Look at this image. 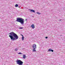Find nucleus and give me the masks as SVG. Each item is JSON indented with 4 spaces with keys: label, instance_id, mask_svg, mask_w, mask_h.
<instances>
[{
    "label": "nucleus",
    "instance_id": "obj_17",
    "mask_svg": "<svg viewBox=\"0 0 65 65\" xmlns=\"http://www.w3.org/2000/svg\"><path fill=\"white\" fill-rule=\"evenodd\" d=\"M48 37H45V38H46V39H47V38Z\"/></svg>",
    "mask_w": 65,
    "mask_h": 65
},
{
    "label": "nucleus",
    "instance_id": "obj_5",
    "mask_svg": "<svg viewBox=\"0 0 65 65\" xmlns=\"http://www.w3.org/2000/svg\"><path fill=\"white\" fill-rule=\"evenodd\" d=\"M48 51L49 52H54V50H52V49L50 48L48 50Z\"/></svg>",
    "mask_w": 65,
    "mask_h": 65
},
{
    "label": "nucleus",
    "instance_id": "obj_16",
    "mask_svg": "<svg viewBox=\"0 0 65 65\" xmlns=\"http://www.w3.org/2000/svg\"><path fill=\"white\" fill-rule=\"evenodd\" d=\"M21 36L22 37H24V36H23V35H21Z\"/></svg>",
    "mask_w": 65,
    "mask_h": 65
},
{
    "label": "nucleus",
    "instance_id": "obj_6",
    "mask_svg": "<svg viewBox=\"0 0 65 65\" xmlns=\"http://www.w3.org/2000/svg\"><path fill=\"white\" fill-rule=\"evenodd\" d=\"M31 27L32 28H33V29H34V28H35V26H34V24H32L31 25Z\"/></svg>",
    "mask_w": 65,
    "mask_h": 65
},
{
    "label": "nucleus",
    "instance_id": "obj_13",
    "mask_svg": "<svg viewBox=\"0 0 65 65\" xmlns=\"http://www.w3.org/2000/svg\"><path fill=\"white\" fill-rule=\"evenodd\" d=\"M18 50V48H16L15 50V51H17Z\"/></svg>",
    "mask_w": 65,
    "mask_h": 65
},
{
    "label": "nucleus",
    "instance_id": "obj_4",
    "mask_svg": "<svg viewBox=\"0 0 65 65\" xmlns=\"http://www.w3.org/2000/svg\"><path fill=\"white\" fill-rule=\"evenodd\" d=\"M32 47L33 49H36V45L35 44H33Z\"/></svg>",
    "mask_w": 65,
    "mask_h": 65
},
{
    "label": "nucleus",
    "instance_id": "obj_2",
    "mask_svg": "<svg viewBox=\"0 0 65 65\" xmlns=\"http://www.w3.org/2000/svg\"><path fill=\"white\" fill-rule=\"evenodd\" d=\"M17 21L18 22L20 23L22 25H24V22H25V20L24 19L22 18H17Z\"/></svg>",
    "mask_w": 65,
    "mask_h": 65
},
{
    "label": "nucleus",
    "instance_id": "obj_15",
    "mask_svg": "<svg viewBox=\"0 0 65 65\" xmlns=\"http://www.w3.org/2000/svg\"><path fill=\"white\" fill-rule=\"evenodd\" d=\"M24 37H22V40H24Z\"/></svg>",
    "mask_w": 65,
    "mask_h": 65
},
{
    "label": "nucleus",
    "instance_id": "obj_3",
    "mask_svg": "<svg viewBox=\"0 0 65 65\" xmlns=\"http://www.w3.org/2000/svg\"><path fill=\"white\" fill-rule=\"evenodd\" d=\"M16 63L17 64L19 65H23V62L20 60H18L16 61Z\"/></svg>",
    "mask_w": 65,
    "mask_h": 65
},
{
    "label": "nucleus",
    "instance_id": "obj_20",
    "mask_svg": "<svg viewBox=\"0 0 65 65\" xmlns=\"http://www.w3.org/2000/svg\"><path fill=\"white\" fill-rule=\"evenodd\" d=\"M60 21H61V20H60Z\"/></svg>",
    "mask_w": 65,
    "mask_h": 65
},
{
    "label": "nucleus",
    "instance_id": "obj_19",
    "mask_svg": "<svg viewBox=\"0 0 65 65\" xmlns=\"http://www.w3.org/2000/svg\"><path fill=\"white\" fill-rule=\"evenodd\" d=\"M25 21H27V19H26V20H25Z\"/></svg>",
    "mask_w": 65,
    "mask_h": 65
},
{
    "label": "nucleus",
    "instance_id": "obj_18",
    "mask_svg": "<svg viewBox=\"0 0 65 65\" xmlns=\"http://www.w3.org/2000/svg\"><path fill=\"white\" fill-rule=\"evenodd\" d=\"M18 7H19V8H21V7H20L19 6Z\"/></svg>",
    "mask_w": 65,
    "mask_h": 65
},
{
    "label": "nucleus",
    "instance_id": "obj_10",
    "mask_svg": "<svg viewBox=\"0 0 65 65\" xmlns=\"http://www.w3.org/2000/svg\"><path fill=\"white\" fill-rule=\"evenodd\" d=\"M32 51L33 52H36V50H35V49H33L32 50Z\"/></svg>",
    "mask_w": 65,
    "mask_h": 65
},
{
    "label": "nucleus",
    "instance_id": "obj_9",
    "mask_svg": "<svg viewBox=\"0 0 65 65\" xmlns=\"http://www.w3.org/2000/svg\"><path fill=\"white\" fill-rule=\"evenodd\" d=\"M23 58H24V59H25V58H26V55H23Z\"/></svg>",
    "mask_w": 65,
    "mask_h": 65
},
{
    "label": "nucleus",
    "instance_id": "obj_12",
    "mask_svg": "<svg viewBox=\"0 0 65 65\" xmlns=\"http://www.w3.org/2000/svg\"><path fill=\"white\" fill-rule=\"evenodd\" d=\"M36 13L38 14H41V13H40L39 12H36Z\"/></svg>",
    "mask_w": 65,
    "mask_h": 65
},
{
    "label": "nucleus",
    "instance_id": "obj_1",
    "mask_svg": "<svg viewBox=\"0 0 65 65\" xmlns=\"http://www.w3.org/2000/svg\"><path fill=\"white\" fill-rule=\"evenodd\" d=\"M9 35H9V36L12 40H15L19 38V36L17 35L13 32H10Z\"/></svg>",
    "mask_w": 65,
    "mask_h": 65
},
{
    "label": "nucleus",
    "instance_id": "obj_11",
    "mask_svg": "<svg viewBox=\"0 0 65 65\" xmlns=\"http://www.w3.org/2000/svg\"><path fill=\"white\" fill-rule=\"evenodd\" d=\"M15 6L16 7H18V4H16Z\"/></svg>",
    "mask_w": 65,
    "mask_h": 65
},
{
    "label": "nucleus",
    "instance_id": "obj_14",
    "mask_svg": "<svg viewBox=\"0 0 65 65\" xmlns=\"http://www.w3.org/2000/svg\"><path fill=\"white\" fill-rule=\"evenodd\" d=\"M18 54H19V55H21V54H23V53H22L20 52L18 53Z\"/></svg>",
    "mask_w": 65,
    "mask_h": 65
},
{
    "label": "nucleus",
    "instance_id": "obj_7",
    "mask_svg": "<svg viewBox=\"0 0 65 65\" xmlns=\"http://www.w3.org/2000/svg\"><path fill=\"white\" fill-rule=\"evenodd\" d=\"M29 10H30V11H31L32 12H35L34 10L29 9Z\"/></svg>",
    "mask_w": 65,
    "mask_h": 65
},
{
    "label": "nucleus",
    "instance_id": "obj_8",
    "mask_svg": "<svg viewBox=\"0 0 65 65\" xmlns=\"http://www.w3.org/2000/svg\"><path fill=\"white\" fill-rule=\"evenodd\" d=\"M19 29H24V27H21L19 28Z\"/></svg>",
    "mask_w": 65,
    "mask_h": 65
}]
</instances>
